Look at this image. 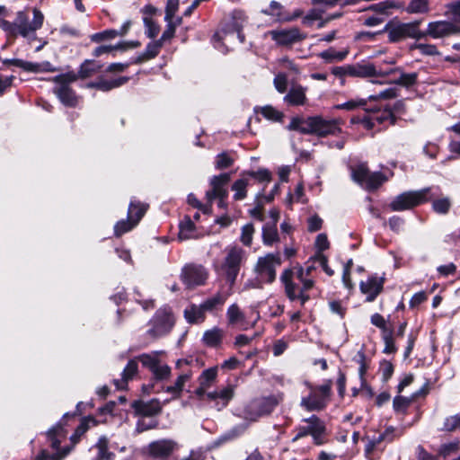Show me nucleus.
Here are the masks:
<instances>
[{
	"instance_id": "1",
	"label": "nucleus",
	"mask_w": 460,
	"mask_h": 460,
	"mask_svg": "<svg viewBox=\"0 0 460 460\" xmlns=\"http://www.w3.org/2000/svg\"><path fill=\"white\" fill-rule=\"evenodd\" d=\"M288 128L303 134H314L318 137L337 135L341 132L337 120L324 119L321 116H313L306 119L300 117L293 118Z\"/></svg>"
},
{
	"instance_id": "2",
	"label": "nucleus",
	"mask_w": 460,
	"mask_h": 460,
	"mask_svg": "<svg viewBox=\"0 0 460 460\" xmlns=\"http://www.w3.org/2000/svg\"><path fill=\"white\" fill-rule=\"evenodd\" d=\"M32 13L33 18L30 21L29 16L25 12H18L13 22L7 21L3 22V30L5 31L8 35L13 37L21 35L22 37L29 40L34 39L35 31L41 28L43 24L44 15L36 8L33 9Z\"/></svg>"
},
{
	"instance_id": "3",
	"label": "nucleus",
	"mask_w": 460,
	"mask_h": 460,
	"mask_svg": "<svg viewBox=\"0 0 460 460\" xmlns=\"http://www.w3.org/2000/svg\"><path fill=\"white\" fill-rule=\"evenodd\" d=\"M421 21L411 22H389L385 25L384 32L388 35L390 42H399L407 38L420 40L424 38L423 31L420 30Z\"/></svg>"
},
{
	"instance_id": "4",
	"label": "nucleus",
	"mask_w": 460,
	"mask_h": 460,
	"mask_svg": "<svg viewBox=\"0 0 460 460\" xmlns=\"http://www.w3.org/2000/svg\"><path fill=\"white\" fill-rule=\"evenodd\" d=\"M226 253L221 269L230 286H233L240 271L241 264L245 260V252L239 246H231L226 250Z\"/></svg>"
},
{
	"instance_id": "5",
	"label": "nucleus",
	"mask_w": 460,
	"mask_h": 460,
	"mask_svg": "<svg viewBox=\"0 0 460 460\" xmlns=\"http://www.w3.org/2000/svg\"><path fill=\"white\" fill-rule=\"evenodd\" d=\"M430 188H425L416 191H406L397 197L390 203V208L394 211H402L411 209L429 200L428 195Z\"/></svg>"
},
{
	"instance_id": "6",
	"label": "nucleus",
	"mask_w": 460,
	"mask_h": 460,
	"mask_svg": "<svg viewBox=\"0 0 460 460\" xmlns=\"http://www.w3.org/2000/svg\"><path fill=\"white\" fill-rule=\"evenodd\" d=\"M76 80L77 75L75 72H68L53 78V82L60 84L58 87L55 88L54 92L60 102L66 106L74 107L78 102V98L75 92L68 86V84Z\"/></svg>"
},
{
	"instance_id": "7",
	"label": "nucleus",
	"mask_w": 460,
	"mask_h": 460,
	"mask_svg": "<svg viewBox=\"0 0 460 460\" xmlns=\"http://www.w3.org/2000/svg\"><path fill=\"white\" fill-rule=\"evenodd\" d=\"M161 354H163V351H153L137 357L143 367L149 369L155 379L159 381L167 380L171 376V367L160 360L159 356Z\"/></svg>"
},
{
	"instance_id": "8",
	"label": "nucleus",
	"mask_w": 460,
	"mask_h": 460,
	"mask_svg": "<svg viewBox=\"0 0 460 460\" xmlns=\"http://www.w3.org/2000/svg\"><path fill=\"white\" fill-rule=\"evenodd\" d=\"M304 425H300L296 429V434L293 438V441L295 442L303 437L311 435L315 444H323L326 430L324 423L316 416L304 420Z\"/></svg>"
},
{
	"instance_id": "9",
	"label": "nucleus",
	"mask_w": 460,
	"mask_h": 460,
	"mask_svg": "<svg viewBox=\"0 0 460 460\" xmlns=\"http://www.w3.org/2000/svg\"><path fill=\"white\" fill-rule=\"evenodd\" d=\"M280 264L281 259L279 253H268L258 258L254 271L266 283H271L276 279V269Z\"/></svg>"
},
{
	"instance_id": "10",
	"label": "nucleus",
	"mask_w": 460,
	"mask_h": 460,
	"mask_svg": "<svg viewBox=\"0 0 460 460\" xmlns=\"http://www.w3.org/2000/svg\"><path fill=\"white\" fill-rule=\"evenodd\" d=\"M331 388V381L326 382L319 387L312 388L309 395L302 399V406L307 411H319L323 409L330 396Z\"/></svg>"
},
{
	"instance_id": "11",
	"label": "nucleus",
	"mask_w": 460,
	"mask_h": 460,
	"mask_svg": "<svg viewBox=\"0 0 460 460\" xmlns=\"http://www.w3.org/2000/svg\"><path fill=\"white\" fill-rule=\"evenodd\" d=\"M230 181L228 173H221L211 178L210 190L206 192L208 202L211 205L215 199H219V206L224 207V200L228 195L227 184Z\"/></svg>"
},
{
	"instance_id": "12",
	"label": "nucleus",
	"mask_w": 460,
	"mask_h": 460,
	"mask_svg": "<svg viewBox=\"0 0 460 460\" xmlns=\"http://www.w3.org/2000/svg\"><path fill=\"white\" fill-rule=\"evenodd\" d=\"M173 325L174 317L171 310L162 308L155 313L152 320V327L149 329L148 332L153 337H161L168 333Z\"/></svg>"
},
{
	"instance_id": "13",
	"label": "nucleus",
	"mask_w": 460,
	"mask_h": 460,
	"mask_svg": "<svg viewBox=\"0 0 460 460\" xmlns=\"http://www.w3.org/2000/svg\"><path fill=\"white\" fill-rule=\"evenodd\" d=\"M352 177L367 190H376L387 180L381 172H371L364 164L353 170Z\"/></svg>"
},
{
	"instance_id": "14",
	"label": "nucleus",
	"mask_w": 460,
	"mask_h": 460,
	"mask_svg": "<svg viewBox=\"0 0 460 460\" xmlns=\"http://www.w3.org/2000/svg\"><path fill=\"white\" fill-rule=\"evenodd\" d=\"M459 33L460 25L446 20L429 22L427 30L423 31L424 37L429 36L432 39H443Z\"/></svg>"
},
{
	"instance_id": "15",
	"label": "nucleus",
	"mask_w": 460,
	"mask_h": 460,
	"mask_svg": "<svg viewBox=\"0 0 460 460\" xmlns=\"http://www.w3.org/2000/svg\"><path fill=\"white\" fill-rule=\"evenodd\" d=\"M178 449L179 445L176 441L165 438L153 441L146 447L148 456L154 458L172 457Z\"/></svg>"
},
{
	"instance_id": "16",
	"label": "nucleus",
	"mask_w": 460,
	"mask_h": 460,
	"mask_svg": "<svg viewBox=\"0 0 460 460\" xmlns=\"http://www.w3.org/2000/svg\"><path fill=\"white\" fill-rule=\"evenodd\" d=\"M294 272L292 270H285L281 274L280 279L285 286V293L291 300H299L301 305H304L308 300L309 296L302 293L301 288L293 282Z\"/></svg>"
},
{
	"instance_id": "17",
	"label": "nucleus",
	"mask_w": 460,
	"mask_h": 460,
	"mask_svg": "<svg viewBox=\"0 0 460 460\" xmlns=\"http://www.w3.org/2000/svg\"><path fill=\"white\" fill-rule=\"evenodd\" d=\"M207 277L206 270L200 265H186L181 271V279L189 288L203 285Z\"/></svg>"
},
{
	"instance_id": "18",
	"label": "nucleus",
	"mask_w": 460,
	"mask_h": 460,
	"mask_svg": "<svg viewBox=\"0 0 460 460\" xmlns=\"http://www.w3.org/2000/svg\"><path fill=\"white\" fill-rule=\"evenodd\" d=\"M264 14L272 16L276 22H287L294 21L303 14L301 10H296L293 13H288L284 6L277 2L271 1L269 7L261 11Z\"/></svg>"
},
{
	"instance_id": "19",
	"label": "nucleus",
	"mask_w": 460,
	"mask_h": 460,
	"mask_svg": "<svg viewBox=\"0 0 460 460\" xmlns=\"http://www.w3.org/2000/svg\"><path fill=\"white\" fill-rule=\"evenodd\" d=\"M268 34L280 46H290L304 39L297 28L274 30L269 31Z\"/></svg>"
},
{
	"instance_id": "20",
	"label": "nucleus",
	"mask_w": 460,
	"mask_h": 460,
	"mask_svg": "<svg viewBox=\"0 0 460 460\" xmlns=\"http://www.w3.org/2000/svg\"><path fill=\"white\" fill-rule=\"evenodd\" d=\"M383 289V280L377 277H370L366 281H361L360 290L367 296V301L371 302Z\"/></svg>"
},
{
	"instance_id": "21",
	"label": "nucleus",
	"mask_w": 460,
	"mask_h": 460,
	"mask_svg": "<svg viewBox=\"0 0 460 460\" xmlns=\"http://www.w3.org/2000/svg\"><path fill=\"white\" fill-rule=\"evenodd\" d=\"M137 414L142 417H152L157 415L162 411V406L158 400H151L149 402H135L133 403Z\"/></svg>"
},
{
	"instance_id": "22",
	"label": "nucleus",
	"mask_w": 460,
	"mask_h": 460,
	"mask_svg": "<svg viewBox=\"0 0 460 460\" xmlns=\"http://www.w3.org/2000/svg\"><path fill=\"white\" fill-rule=\"evenodd\" d=\"M347 73L348 75L356 77H371L382 75L373 64L348 65Z\"/></svg>"
},
{
	"instance_id": "23",
	"label": "nucleus",
	"mask_w": 460,
	"mask_h": 460,
	"mask_svg": "<svg viewBox=\"0 0 460 460\" xmlns=\"http://www.w3.org/2000/svg\"><path fill=\"white\" fill-rule=\"evenodd\" d=\"M306 88L294 84L284 97L285 102L291 106L304 105L306 102Z\"/></svg>"
},
{
	"instance_id": "24",
	"label": "nucleus",
	"mask_w": 460,
	"mask_h": 460,
	"mask_svg": "<svg viewBox=\"0 0 460 460\" xmlns=\"http://www.w3.org/2000/svg\"><path fill=\"white\" fill-rule=\"evenodd\" d=\"M193 376L191 370H183L175 380L172 385L165 388V392L171 394L173 398H179L181 395L183 388L187 382H189Z\"/></svg>"
},
{
	"instance_id": "25",
	"label": "nucleus",
	"mask_w": 460,
	"mask_h": 460,
	"mask_svg": "<svg viewBox=\"0 0 460 460\" xmlns=\"http://www.w3.org/2000/svg\"><path fill=\"white\" fill-rule=\"evenodd\" d=\"M226 316L230 325H238L244 330L248 328L244 314L236 304H233L228 307Z\"/></svg>"
},
{
	"instance_id": "26",
	"label": "nucleus",
	"mask_w": 460,
	"mask_h": 460,
	"mask_svg": "<svg viewBox=\"0 0 460 460\" xmlns=\"http://www.w3.org/2000/svg\"><path fill=\"white\" fill-rule=\"evenodd\" d=\"M375 122L379 124L389 122V124L393 125L395 122V117L391 111L385 110L383 111L374 113L368 119L364 120L365 127L367 128L374 127Z\"/></svg>"
},
{
	"instance_id": "27",
	"label": "nucleus",
	"mask_w": 460,
	"mask_h": 460,
	"mask_svg": "<svg viewBox=\"0 0 460 460\" xmlns=\"http://www.w3.org/2000/svg\"><path fill=\"white\" fill-rule=\"evenodd\" d=\"M404 4L402 2L386 0L376 4H372L368 9L376 13L377 15H388L391 9H402Z\"/></svg>"
},
{
	"instance_id": "28",
	"label": "nucleus",
	"mask_w": 460,
	"mask_h": 460,
	"mask_svg": "<svg viewBox=\"0 0 460 460\" xmlns=\"http://www.w3.org/2000/svg\"><path fill=\"white\" fill-rule=\"evenodd\" d=\"M199 235L196 227L190 217L186 216L180 223L179 239L188 240L191 238H198Z\"/></svg>"
},
{
	"instance_id": "29",
	"label": "nucleus",
	"mask_w": 460,
	"mask_h": 460,
	"mask_svg": "<svg viewBox=\"0 0 460 460\" xmlns=\"http://www.w3.org/2000/svg\"><path fill=\"white\" fill-rule=\"evenodd\" d=\"M184 317L189 323H199L205 320V311L201 305H190L184 310Z\"/></svg>"
},
{
	"instance_id": "30",
	"label": "nucleus",
	"mask_w": 460,
	"mask_h": 460,
	"mask_svg": "<svg viewBox=\"0 0 460 460\" xmlns=\"http://www.w3.org/2000/svg\"><path fill=\"white\" fill-rule=\"evenodd\" d=\"M262 243L266 246H272L279 242L277 226L266 223L261 229Z\"/></svg>"
},
{
	"instance_id": "31",
	"label": "nucleus",
	"mask_w": 460,
	"mask_h": 460,
	"mask_svg": "<svg viewBox=\"0 0 460 460\" xmlns=\"http://www.w3.org/2000/svg\"><path fill=\"white\" fill-rule=\"evenodd\" d=\"M393 73H400V76L394 80V83L396 84H399V85H402V86H404V87H409V86H411L413 84H415V83L417 82V79H418V74L417 73H402L401 71V68L399 67H396L394 69H392L390 70L389 72H385L384 74H382L383 75H388L390 74H393Z\"/></svg>"
},
{
	"instance_id": "32",
	"label": "nucleus",
	"mask_w": 460,
	"mask_h": 460,
	"mask_svg": "<svg viewBox=\"0 0 460 460\" xmlns=\"http://www.w3.org/2000/svg\"><path fill=\"white\" fill-rule=\"evenodd\" d=\"M137 359H131L127 364L126 367L124 368L122 372V379L120 381L116 382V385L119 389H123L127 384V382L130 379H132L138 371V365H137Z\"/></svg>"
},
{
	"instance_id": "33",
	"label": "nucleus",
	"mask_w": 460,
	"mask_h": 460,
	"mask_svg": "<svg viewBox=\"0 0 460 460\" xmlns=\"http://www.w3.org/2000/svg\"><path fill=\"white\" fill-rule=\"evenodd\" d=\"M102 67V65L94 60H85L81 66L78 71L77 78H88L97 74Z\"/></svg>"
},
{
	"instance_id": "34",
	"label": "nucleus",
	"mask_w": 460,
	"mask_h": 460,
	"mask_svg": "<svg viewBox=\"0 0 460 460\" xmlns=\"http://www.w3.org/2000/svg\"><path fill=\"white\" fill-rule=\"evenodd\" d=\"M127 82H128L127 77H119V78L111 80V81L101 78L94 83H90L88 84V87L97 88L102 91H110L113 88H116V87H119V86L124 84Z\"/></svg>"
},
{
	"instance_id": "35",
	"label": "nucleus",
	"mask_w": 460,
	"mask_h": 460,
	"mask_svg": "<svg viewBox=\"0 0 460 460\" xmlns=\"http://www.w3.org/2000/svg\"><path fill=\"white\" fill-rule=\"evenodd\" d=\"M404 10L410 14H427L430 12L429 1L411 0Z\"/></svg>"
},
{
	"instance_id": "36",
	"label": "nucleus",
	"mask_w": 460,
	"mask_h": 460,
	"mask_svg": "<svg viewBox=\"0 0 460 460\" xmlns=\"http://www.w3.org/2000/svg\"><path fill=\"white\" fill-rule=\"evenodd\" d=\"M438 456L443 458H451L452 460H460V444L451 442L440 447Z\"/></svg>"
},
{
	"instance_id": "37",
	"label": "nucleus",
	"mask_w": 460,
	"mask_h": 460,
	"mask_svg": "<svg viewBox=\"0 0 460 460\" xmlns=\"http://www.w3.org/2000/svg\"><path fill=\"white\" fill-rule=\"evenodd\" d=\"M241 178L236 180L232 185V190L234 192V199L235 200H242L247 195L246 188L249 184V178L246 177V173L243 172Z\"/></svg>"
},
{
	"instance_id": "38",
	"label": "nucleus",
	"mask_w": 460,
	"mask_h": 460,
	"mask_svg": "<svg viewBox=\"0 0 460 460\" xmlns=\"http://www.w3.org/2000/svg\"><path fill=\"white\" fill-rule=\"evenodd\" d=\"M224 332L219 328H213L205 332L202 341L204 344L209 347H217L218 346L223 339Z\"/></svg>"
},
{
	"instance_id": "39",
	"label": "nucleus",
	"mask_w": 460,
	"mask_h": 460,
	"mask_svg": "<svg viewBox=\"0 0 460 460\" xmlns=\"http://www.w3.org/2000/svg\"><path fill=\"white\" fill-rule=\"evenodd\" d=\"M147 209V205L131 202L128 208V219L136 226Z\"/></svg>"
},
{
	"instance_id": "40",
	"label": "nucleus",
	"mask_w": 460,
	"mask_h": 460,
	"mask_svg": "<svg viewBox=\"0 0 460 460\" xmlns=\"http://www.w3.org/2000/svg\"><path fill=\"white\" fill-rule=\"evenodd\" d=\"M349 54L348 49H344L342 51H337L334 49H329L325 51H323L319 54V56L326 60L327 62H334V61H342L347 55Z\"/></svg>"
},
{
	"instance_id": "41",
	"label": "nucleus",
	"mask_w": 460,
	"mask_h": 460,
	"mask_svg": "<svg viewBox=\"0 0 460 460\" xmlns=\"http://www.w3.org/2000/svg\"><path fill=\"white\" fill-rule=\"evenodd\" d=\"M217 376V368L210 367L202 372L199 377V384L203 387H210Z\"/></svg>"
},
{
	"instance_id": "42",
	"label": "nucleus",
	"mask_w": 460,
	"mask_h": 460,
	"mask_svg": "<svg viewBox=\"0 0 460 460\" xmlns=\"http://www.w3.org/2000/svg\"><path fill=\"white\" fill-rule=\"evenodd\" d=\"M255 234V227L252 223L244 225L241 229L240 242L247 247L252 243L253 235Z\"/></svg>"
},
{
	"instance_id": "43",
	"label": "nucleus",
	"mask_w": 460,
	"mask_h": 460,
	"mask_svg": "<svg viewBox=\"0 0 460 460\" xmlns=\"http://www.w3.org/2000/svg\"><path fill=\"white\" fill-rule=\"evenodd\" d=\"M445 15L451 18V22L460 25V0L448 3L446 5Z\"/></svg>"
},
{
	"instance_id": "44",
	"label": "nucleus",
	"mask_w": 460,
	"mask_h": 460,
	"mask_svg": "<svg viewBox=\"0 0 460 460\" xmlns=\"http://www.w3.org/2000/svg\"><path fill=\"white\" fill-rule=\"evenodd\" d=\"M65 437L64 429L61 425H56L48 431V438L51 441L52 447L58 451L59 438Z\"/></svg>"
},
{
	"instance_id": "45",
	"label": "nucleus",
	"mask_w": 460,
	"mask_h": 460,
	"mask_svg": "<svg viewBox=\"0 0 460 460\" xmlns=\"http://www.w3.org/2000/svg\"><path fill=\"white\" fill-rule=\"evenodd\" d=\"M226 300V296H223L221 294H217L213 297L208 298L206 301H204L201 304V305H202V308L204 309V311L206 313L207 311H212L216 307L224 305Z\"/></svg>"
},
{
	"instance_id": "46",
	"label": "nucleus",
	"mask_w": 460,
	"mask_h": 460,
	"mask_svg": "<svg viewBox=\"0 0 460 460\" xmlns=\"http://www.w3.org/2000/svg\"><path fill=\"white\" fill-rule=\"evenodd\" d=\"M234 386L233 385H227L220 390L217 391V400L222 402V406L225 407L228 404L230 400L234 397Z\"/></svg>"
},
{
	"instance_id": "47",
	"label": "nucleus",
	"mask_w": 460,
	"mask_h": 460,
	"mask_svg": "<svg viewBox=\"0 0 460 460\" xmlns=\"http://www.w3.org/2000/svg\"><path fill=\"white\" fill-rule=\"evenodd\" d=\"M256 405L259 408V415L269 414L277 405V401L273 398H264L257 402Z\"/></svg>"
},
{
	"instance_id": "48",
	"label": "nucleus",
	"mask_w": 460,
	"mask_h": 460,
	"mask_svg": "<svg viewBox=\"0 0 460 460\" xmlns=\"http://www.w3.org/2000/svg\"><path fill=\"white\" fill-rule=\"evenodd\" d=\"M382 338L385 342L384 353L392 354L394 353L397 349L394 344L393 331L392 330H385V332L382 333Z\"/></svg>"
},
{
	"instance_id": "49",
	"label": "nucleus",
	"mask_w": 460,
	"mask_h": 460,
	"mask_svg": "<svg viewBox=\"0 0 460 460\" xmlns=\"http://www.w3.org/2000/svg\"><path fill=\"white\" fill-rule=\"evenodd\" d=\"M163 46L162 40H158L153 42H150L143 53V59L148 60L156 57Z\"/></svg>"
},
{
	"instance_id": "50",
	"label": "nucleus",
	"mask_w": 460,
	"mask_h": 460,
	"mask_svg": "<svg viewBox=\"0 0 460 460\" xmlns=\"http://www.w3.org/2000/svg\"><path fill=\"white\" fill-rule=\"evenodd\" d=\"M143 22L146 26V34L147 37L151 39L155 38L160 31L159 25L150 17H144Z\"/></svg>"
},
{
	"instance_id": "51",
	"label": "nucleus",
	"mask_w": 460,
	"mask_h": 460,
	"mask_svg": "<svg viewBox=\"0 0 460 460\" xmlns=\"http://www.w3.org/2000/svg\"><path fill=\"white\" fill-rule=\"evenodd\" d=\"M100 460H108L112 456V454L108 451V440L106 438H100L96 444Z\"/></svg>"
},
{
	"instance_id": "52",
	"label": "nucleus",
	"mask_w": 460,
	"mask_h": 460,
	"mask_svg": "<svg viewBox=\"0 0 460 460\" xmlns=\"http://www.w3.org/2000/svg\"><path fill=\"white\" fill-rule=\"evenodd\" d=\"M442 429L450 432L460 429V415L456 414L447 417L444 421Z\"/></svg>"
},
{
	"instance_id": "53",
	"label": "nucleus",
	"mask_w": 460,
	"mask_h": 460,
	"mask_svg": "<svg viewBox=\"0 0 460 460\" xmlns=\"http://www.w3.org/2000/svg\"><path fill=\"white\" fill-rule=\"evenodd\" d=\"M354 360L358 365L359 376L363 380V376L368 367L367 357H366L364 351L363 350L358 351V353L356 354V356L354 358Z\"/></svg>"
},
{
	"instance_id": "54",
	"label": "nucleus",
	"mask_w": 460,
	"mask_h": 460,
	"mask_svg": "<svg viewBox=\"0 0 460 460\" xmlns=\"http://www.w3.org/2000/svg\"><path fill=\"white\" fill-rule=\"evenodd\" d=\"M243 172L246 173L247 178L252 177L261 182H270L271 181V174L267 169H260L256 172L251 171Z\"/></svg>"
},
{
	"instance_id": "55",
	"label": "nucleus",
	"mask_w": 460,
	"mask_h": 460,
	"mask_svg": "<svg viewBox=\"0 0 460 460\" xmlns=\"http://www.w3.org/2000/svg\"><path fill=\"white\" fill-rule=\"evenodd\" d=\"M396 97V90L394 88H387L376 94L370 95V101L391 100Z\"/></svg>"
},
{
	"instance_id": "56",
	"label": "nucleus",
	"mask_w": 460,
	"mask_h": 460,
	"mask_svg": "<svg viewBox=\"0 0 460 460\" xmlns=\"http://www.w3.org/2000/svg\"><path fill=\"white\" fill-rule=\"evenodd\" d=\"M451 203L449 199L443 198L438 199L433 201L432 207L433 209L439 214H446L448 212L450 208Z\"/></svg>"
},
{
	"instance_id": "57",
	"label": "nucleus",
	"mask_w": 460,
	"mask_h": 460,
	"mask_svg": "<svg viewBox=\"0 0 460 460\" xmlns=\"http://www.w3.org/2000/svg\"><path fill=\"white\" fill-rule=\"evenodd\" d=\"M157 424L158 422L155 420H146L145 417H142L141 419L138 420L137 423L136 430L137 433H141L146 430L156 428Z\"/></svg>"
},
{
	"instance_id": "58",
	"label": "nucleus",
	"mask_w": 460,
	"mask_h": 460,
	"mask_svg": "<svg viewBox=\"0 0 460 460\" xmlns=\"http://www.w3.org/2000/svg\"><path fill=\"white\" fill-rule=\"evenodd\" d=\"M261 112L266 119L274 121L279 120L283 117L282 113L272 106H264L261 108Z\"/></svg>"
},
{
	"instance_id": "59",
	"label": "nucleus",
	"mask_w": 460,
	"mask_h": 460,
	"mask_svg": "<svg viewBox=\"0 0 460 460\" xmlns=\"http://www.w3.org/2000/svg\"><path fill=\"white\" fill-rule=\"evenodd\" d=\"M411 402V399L401 395L394 397L393 406L396 411H405Z\"/></svg>"
},
{
	"instance_id": "60",
	"label": "nucleus",
	"mask_w": 460,
	"mask_h": 460,
	"mask_svg": "<svg viewBox=\"0 0 460 460\" xmlns=\"http://www.w3.org/2000/svg\"><path fill=\"white\" fill-rule=\"evenodd\" d=\"M180 0H167L164 20H172L178 12Z\"/></svg>"
},
{
	"instance_id": "61",
	"label": "nucleus",
	"mask_w": 460,
	"mask_h": 460,
	"mask_svg": "<svg viewBox=\"0 0 460 460\" xmlns=\"http://www.w3.org/2000/svg\"><path fill=\"white\" fill-rule=\"evenodd\" d=\"M134 226L135 225L128 218L126 221H119L115 225L114 227L115 235L120 236L124 233H127L129 230H131Z\"/></svg>"
},
{
	"instance_id": "62",
	"label": "nucleus",
	"mask_w": 460,
	"mask_h": 460,
	"mask_svg": "<svg viewBox=\"0 0 460 460\" xmlns=\"http://www.w3.org/2000/svg\"><path fill=\"white\" fill-rule=\"evenodd\" d=\"M366 104L367 100L365 99L350 100L344 103L337 105L336 109L351 111L357 109L358 107L364 106Z\"/></svg>"
},
{
	"instance_id": "63",
	"label": "nucleus",
	"mask_w": 460,
	"mask_h": 460,
	"mask_svg": "<svg viewBox=\"0 0 460 460\" xmlns=\"http://www.w3.org/2000/svg\"><path fill=\"white\" fill-rule=\"evenodd\" d=\"M233 163L234 160L226 153H221L217 156L216 167L219 170L228 168Z\"/></svg>"
},
{
	"instance_id": "64",
	"label": "nucleus",
	"mask_w": 460,
	"mask_h": 460,
	"mask_svg": "<svg viewBox=\"0 0 460 460\" xmlns=\"http://www.w3.org/2000/svg\"><path fill=\"white\" fill-rule=\"evenodd\" d=\"M274 86L279 93H285L288 85V77L285 74H278L273 81Z\"/></svg>"
}]
</instances>
